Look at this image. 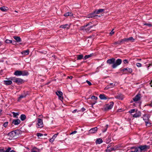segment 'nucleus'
Wrapping results in <instances>:
<instances>
[{"instance_id":"f257e3e1","label":"nucleus","mask_w":152,"mask_h":152,"mask_svg":"<svg viewBox=\"0 0 152 152\" xmlns=\"http://www.w3.org/2000/svg\"><path fill=\"white\" fill-rule=\"evenodd\" d=\"M107 62L109 64H113L112 66L113 68L114 69L121 64L122 63V60L118 58L115 61V58H112L107 60Z\"/></svg>"},{"instance_id":"f03ea898","label":"nucleus","mask_w":152,"mask_h":152,"mask_svg":"<svg viewBox=\"0 0 152 152\" xmlns=\"http://www.w3.org/2000/svg\"><path fill=\"white\" fill-rule=\"evenodd\" d=\"M9 79L13 82L19 84H21L23 82V80L20 78H16V77H11L9 78Z\"/></svg>"},{"instance_id":"7ed1b4c3","label":"nucleus","mask_w":152,"mask_h":152,"mask_svg":"<svg viewBox=\"0 0 152 152\" xmlns=\"http://www.w3.org/2000/svg\"><path fill=\"white\" fill-rule=\"evenodd\" d=\"M9 137V139L10 140H12L15 139L17 136L16 132L12 131L9 133L8 134Z\"/></svg>"},{"instance_id":"20e7f679","label":"nucleus","mask_w":152,"mask_h":152,"mask_svg":"<svg viewBox=\"0 0 152 152\" xmlns=\"http://www.w3.org/2000/svg\"><path fill=\"white\" fill-rule=\"evenodd\" d=\"M89 23H88L86 25H84L81 27V29L82 30H85L86 32H88L90 31V29L92 27V26H90L86 28H85L87 26H89Z\"/></svg>"},{"instance_id":"39448f33","label":"nucleus","mask_w":152,"mask_h":152,"mask_svg":"<svg viewBox=\"0 0 152 152\" xmlns=\"http://www.w3.org/2000/svg\"><path fill=\"white\" fill-rule=\"evenodd\" d=\"M149 115H144L143 117V119L145 121L147 126H148V125L149 123Z\"/></svg>"},{"instance_id":"423d86ee","label":"nucleus","mask_w":152,"mask_h":152,"mask_svg":"<svg viewBox=\"0 0 152 152\" xmlns=\"http://www.w3.org/2000/svg\"><path fill=\"white\" fill-rule=\"evenodd\" d=\"M139 149H140V151H145L147 149L149 148V147L147 145H141L138 147Z\"/></svg>"},{"instance_id":"0eeeda50","label":"nucleus","mask_w":152,"mask_h":152,"mask_svg":"<svg viewBox=\"0 0 152 152\" xmlns=\"http://www.w3.org/2000/svg\"><path fill=\"white\" fill-rule=\"evenodd\" d=\"M114 103L113 102H111L106 105L105 108L107 110H110L113 107Z\"/></svg>"},{"instance_id":"6e6552de","label":"nucleus","mask_w":152,"mask_h":152,"mask_svg":"<svg viewBox=\"0 0 152 152\" xmlns=\"http://www.w3.org/2000/svg\"><path fill=\"white\" fill-rule=\"evenodd\" d=\"M96 15V12H95L94 11V12H93L92 13H91L89 14V15H88L86 16V17L88 18H94V17H95L96 16H98V15Z\"/></svg>"},{"instance_id":"1a4fd4ad","label":"nucleus","mask_w":152,"mask_h":152,"mask_svg":"<svg viewBox=\"0 0 152 152\" xmlns=\"http://www.w3.org/2000/svg\"><path fill=\"white\" fill-rule=\"evenodd\" d=\"M7 80L4 81V83L7 85H9L12 83V80L10 79L9 78H6Z\"/></svg>"},{"instance_id":"9d476101","label":"nucleus","mask_w":152,"mask_h":152,"mask_svg":"<svg viewBox=\"0 0 152 152\" xmlns=\"http://www.w3.org/2000/svg\"><path fill=\"white\" fill-rule=\"evenodd\" d=\"M38 126V127H42L43 126V124L42 120L40 118H38V123L37 124Z\"/></svg>"},{"instance_id":"9b49d317","label":"nucleus","mask_w":152,"mask_h":152,"mask_svg":"<svg viewBox=\"0 0 152 152\" xmlns=\"http://www.w3.org/2000/svg\"><path fill=\"white\" fill-rule=\"evenodd\" d=\"M97 127H94L91 129L89 131V133L93 134L96 132L97 130Z\"/></svg>"},{"instance_id":"f8f14e48","label":"nucleus","mask_w":152,"mask_h":152,"mask_svg":"<svg viewBox=\"0 0 152 152\" xmlns=\"http://www.w3.org/2000/svg\"><path fill=\"white\" fill-rule=\"evenodd\" d=\"M141 95L140 94H137L133 99L134 102H137L139 101L141 97Z\"/></svg>"},{"instance_id":"ddd939ff","label":"nucleus","mask_w":152,"mask_h":152,"mask_svg":"<svg viewBox=\"0 0 152 152\" xmlns=\"http://www.w3.org/2000/svg\"><path fill=\"white\" fill-rule=\"evenodd\" d=\"M127 71V72L129 74L132 73V69L129 68H124L122 69V71L123 72H125L126 71Z\"/></svg>"},{"instance_id":"4468645a","label":"nucleus","mask_w":152,"mask_h":152,"mask_svg":"<svg viewBox=\"0 0 152 152\" xmlns=\"http://www.w3.org/2000/svg\"><path fill=\"white\" fill-rule=\"evenodd\" d=\"M11 150V148H8L6 150L4 151L3 149H0V152H16L14 150H12L10 151V150Z\"/></svg>"},{"instance_id":"2eb2a0df","label":"nucleus","mask_w":152,"mask_h":152,"mask_svg":"<svg viewBox=\"0 0 152 152\" xmlns=\"http://www.w3.org/2000/svg\"><path fill=\"white\" fill-rule=\"evenodd\" d=\"M141 115V113L139 111H136V113L133 115V116L134 118H137L140 116Z\"/></svg>"},{"instance_id":"dca6fc26","label":"nucleus","mask_w":152,"mask_h":152,"mask_svg":"<svg viewBox=\"0 0 152 152\" xmlns=\"http://www.w3.org/2000/svg\"><path fill=\"white\" fill-rule=\"evenodd\" d=\"M20 122V121L19 119L13 120L12 122V123L14 124L15 125H17L19 124Z\"/></svg>"},{"instance_id":"f3484780","label":"nucleus","mask_w":152,"mask_h":152,"mask_svg":"<svg viewBox=\"0 0 152 152\" xmlns=\"http://www.w3.org/2000/svg\"><path fill=\"white\" fill-rule=\"evenodd\" d=\"M99 97L101 99L106 100L108 99V97L104 94H101L99 95Z\"/></svg>"},{"instance_id":"a211bd4d","label":"nucleus","mask_w":152,"mask_h":152,"mask_svg":"<svg viewBox=\"0 0 152 152\" xmlns=\"http://www.w3.org/2000/svg\"><path fill=\"white\" fill-rule=\"evenodd\" d=\"M60 28H66L67 29H68L70 28V25L68 24L61 25L60 26Z\"/></svg>"},{"instance_id":"6ab92c4d","label":"nucleus","mask_w":152,"mask_h":152,"mask_svg":"<svg viewBox=\"0 0 152 152\" xmlns=\"http://www.w3.org/2000/svg\"><path fill=\"white\" fill-rule=\"evenodd\" d=\"M22 71L17 70L15 71L14 75L17 76L21 75Z\"/></svg>"},{"instance_id":"aec40b11","label":"nucleus","mask_w":152,"mask_h":152,"mask_svg":"<svg viewBox=\"0 0 152 152\" xmlns=\"http://www.w3.org/2000/svg\"><path fill=\"white\" fill-rule=\"evenodd\" d=\"M13 37L17 42H20L21 41V39L19 37L15 36H14Z\"/></svg>"},{"instance_id":"412c9836","label":"nucleus","mask_w":152,"mask_h":152,"mask_svg":"<svg viewBox=\"0 0 152 152\" xmlns=\"http://www.w3.org/2000/svg\"><path fill=\"white\" fill-rule=\"evenodd\" d=\"M115 98L119 99L122 100L124 98V97L122 95H118L115 96Z\"/></svg>"},{"instance_id":"4be33fe9","label":"nucleus","mask_w":152,"mask_h":152,"mask_svg":"<svg viewBox=\"0 0 152 152\" xmlns=\"http://www.w3.org/2000/svg\"><path fill=\"white\" fill-rule=\"evenodd\" d=\"M104 9H100L98 10H96L95 11V12L96 14H99L100 12H102L104 11Z\"/></svg>"},{"instance_id":"5701e85b","label":"nucleus","mask_w":152,"mask_h":152,"mask_svg":"<svg viewBox=\"0 0 152 152\" xmlns=\"http://www.w3.org/2000/svg\"><path fill=\"white\" fill-rule=\"evenodd\" d=\"M0 10L2 11L5 12L7 11L8 10V8L7 7H0Z\"/></svg>"},{"instance_id":"b1692460","label":"nucleus","mask_w":152,"mask_h":152,"mask_svg":"<svg viewBox=\"0 0 152 152\" xmlns=\"http://www.w3.org/2000/svg\"><path fill=\"white\" fill-rule=\"evenodd\" d=\"M126 41H130L132 42H134L135 39L132 37H130L129 38H126Z\"/></svg>"},{"instance_id":"393cba45","label":"nucleus","mask_w":152,"mask_h":152,"mask_svg":"<svg viewBox=\"0 0 152 152\" xmlns=\"http://www.w3.org/2000/svg\"><path fill=\"white\" fill-rule=\"evenodd\" d=\"M26 95H22L18 98V101H20L22 98L25 97Z\"/></svg>"},{"instance_id":"a878e982","label":"nucleus","mask_w":152,"mask_h":152,"mask_svg":"<svg viewBox=\"0 0 152 152\" xmlns=\"http://www.w3.org/2000/svg\"><path fill=\"white\" fill-rule=\"evenodd\" d=\"M29 52V50H27L22 52H21V53L22 54H24V55H27L28 54Z\"/></svg>"},{"instance_id":"bb28decb","label":"nucleus","mask_w":152,"mask_h":152,"mask_svg":"<svg viewBox=\"0 0 152 152\" xmlns=\"http://www.w3.org/2000/svg\"><path fill=\"white\" fill-rule=\"evenodd\" d=\"M102 142H103L102 140L100 138H99V139H97L96 140V143L99 144L101 143Z\"/></svg>"},{"instance_id":"cd10ccee","label":"nucleus","mask_w":152,"mask_h":152,"mask_svg":"<svg viewBox=\"0 0 152 152\" xmlns=\"http://www.w3.org/2000/svg\"><path fill=\"white\" fill-rule=\"evenodd\" d=\"M26 117L24 114H22L20 115V118L22 121H24L26 118Z\"/></svg>"},{"instance_id":"c85d7f7f","label":"nucleus","mask_w":152,"mask_h":152,"mask_svg":"<svg viewBox=\"0 0 152 152\" xmlns=\"http://www.w3.org/2000/svg\"><path fill=\"white\" fill-rule=\"evenodd\" d=\"M28 74V72L25 71H22L21 75L26 76Z\"/></svg>"},{"instance_id":"c756f323","label":"nucleus","mask_w":152,"mask_h":152,"mask_svg":"<svg viewBox=\"0 0 152 152\" xmlns=\"http://www.w3.org/2000/svg\"><path fill=\"white\" fill-rule=\"evenodd\" d=\"M73 14L72 12H68L66 13L64 15V16L65 17H67L69 16L72 15Z\"/></svg>"},{"instance_id":"7c9ffc66","label":"nucleus","mask_w":152,"mask_h":152,"mask_svg":"<svg viewBox=\"0 0 152 152\" xmlns=\"http://www.w3.org/2000/svg\"><path fill=\"white\" fill-rule=\"evenodd\" d=\"M120 45L122 44H123L125 42H127L126 38H124L123 39H122L121 40H119Z\"/></svg>"},{"instance_id":"2f4dec72","label":"nucleus","mask_w":152,"mask_h":152,"mask_svg":"<svg viewBox=\"0 0 152 152\" xmlns=\"http://www.w3.org/2000/svg\"><path fill=\"white\" fill-rule=\"evenodd\" d=\"M114 150H115L114 148H111L109 149V147H107V148L106 150V152H110L111 151Z\"/></svg>"},{"instance_id":"473e14b6","label":"nucleus","mask_w":152,"mask_h":152,"mask_svg":"<svg viewBox=\"0 0 152 152\" xmlns=\"http://www.w3.org/2000/svg\"><path fill=\"white\" fill-rule=\"evenodd\" d=\"M93 55V54H91L89 55H86L84 57V58L85 59V60H86V59H87L88 58L91 57Z\"/></svg>"},{"instance_id":"72a5a7b5","label":"nucleus","mask_w":152,"mask_h":152,"mask_svg":"<svg viewBox=\"0 0 152 152\" xmlns=\"http://www.w3.org/2000/svg\"><path fill=\"white\" fill-rule=\"evenodd\" d=\"M83 56L82 55H77V60H80L83 58Z\"/></svg>"},{"instance_id":"f704fd0d","label":"nucleus","mask_w":152,"mask_h":152,"mask_svg":"<svg viewBox=\"0 0 152 152\" xmlns=\"http://www.w3.org/2000/svg\"><path fill=\"white\" fill-rule=\"evenodd\" d=\"M39 151L40 150L39 149L35 148L32 150L31 152H39Z\"/></svg>"},{"instance_id":"c9c22d12","label":"nucleus","mask_w":152,"mask_h":152,"mask_svg":"<svg viewBox=\"0 0 152 152\" xmlns=\"http://www.w3.org/2000/svg\"><path fill=\"white\" fill-rule=\"evenodd\" d=\"M56 94L58 96L63 95V93L60 91H58L56 92Z\"/></svg>"},{"instance_id":"e433bc0d","label":"nucleus","mask_w":152,"mask_h":152,"mask_svg":"<svg viewBox=\"0 0 152 152\" xmlns=\"http://www.w3.org/2000/svg\"><path fill=\"white\" fill-rule=\"evenodd\" d=\"M12 113L13 114V115L14 117H16L17 116L19 115L18 113H15L13 112Z\"/></svg>"},{"instance_id":"4c0bfd02","label":"nucleus","mask_w":152,"mask_h":152,"mask_svg":"<svg viewBox=\"0 0 152 152\" xmlns=\"http://www.w3.org/2000/svg\"><path fill=\"white\" fill-rule=\"evenodd\" d=\"M5 42L7 43H12V40L7 39L5 40Z\"/></svg>"},{"instance_id":"58836bf2","label":"nucleus","mask_w":152,"mask_h":152,"mask_svg":"<svg viewBox=\"0 0 152 152\" xmlns=\"http://www.w3.org/2000/svg\"><path fill=\"white\" fill-rule=\"evenodd\" d=\"M115 45H120L119 40L117 42H116L113 43Z\"/></svg>"},{"instance_id":"ea45409f","label":"nucleus","mask_w":152,"mask_h":152,"mask_svg":"<svg viewBox=\"0 0 152 152\" xmlns=\"http://www.w3.org/2000/svg\"><path fill=\"white\" fill-rule=\"evenodd\" d=\"M108 125H107L105 127V128L104 129H103L102 130V131H103V132H104L106 131V130L107 129V128H108Z\"/></svg>"},{"instance_id":"a19ab883","label":"nucleus","mask_w":152,"mask_h":152,"mask_svg":"<svg viewBox=\"0 0 152 152\" xmlns=\"http://www.w3.org/2000/svg\"><path fill=\"white\" fill-rule=\"evenodd\" d=\"M139 149L138 147L135 148L134 151H132L131 152H138L139 151Z\"/></svg>"},{"instance_id":"79ce46f5","label":"nucleus","mask_w":152,"mask_h":152,"mask_svg":"<svg viewBox=\"0 0 152 152\" xmlns=\"http://www.w3.org/2000/svg\"><path fill=\"white\" fill-rule=\"evenodd\" d=\"M110 88L113 87L115 86V83H110L109 85Z\"/></svg>"},{"instance_id":"37998d69","label":"nucleus","mask_w":152,"mask_h":152,"mask_svg":"<svg viewBox=\"0 0 152 152\" xmlns=\"http://www.w3.org/2000/svg\"><path fill=\"white\" fill-rule=\"evenodd\" d=\"M8 123V122H5L3 125V126L5 127H6L7 126Z\"/></svg>"},{"instance_id":"c03bdc74","label":"nucleus","mask_w":152,"mask_h":152,"mask_svg":"<svg viewBox=\"0 0 152 152\" xmlns=\"http://www.w3.org/2000/svg\"><path fill=\"white\" fill-rule=\"evenodd\" d=\"M58 96L59 99L61 101H62L63 99V95H60V96Z\"/></svg>"},{"instance_id":"a18cd8bd","label":"nucleus","mask_w":152,"mask_h":152,"mask_svg":"<svg viewBox=\"0 0 152 152\" xmlns=\"http://www.w3.org/2000/svg\"><path fill=\"white\" fill-rule=\"evenodd\" d=\"M91 99L96 100L97 99V97L94 96H92L91 97Z\"/></svg>"},{"instance_id":"49530a36","label":"nucleus","mask_w":152,"mask_h":152,"mask_svg":"<svg viewBox=\"0 0 152 152\" xmlns=\"http://www.w3.org/2000/svg\"><path fill=\"white\" fill-rule=\"evenodd\" d=\"M135 111V110L134 109H133L130 110L129 111V112L130 113H134Z\"/></svg>"},{"instance_id":"de8ad7c7","label":"nucleus","mask_w":152,"mask_h":152,"mask_svg":"<svg viewBox=\"0 0 152 152\" xmlns=\"http://www.w3.org/2000/svg\"><path fill=\"white\" fill-rule=\"evenodd\" d=\"M136 65L138 67H140L141 66V64L139 63H136Z\"/></svg>"},{"instance_id":"09e8293b","label":"nucleus","mask_w":152,"mask_h":152,"mask_svg":"<svg viewBox=\"0 0 152 152\" xmlns=\"http://www.w3.org/2000/svg\"><path fill=\"white\" fill-rule=\"evenodd\" d=\"M144 25L148 26L149 27H151L152 26V25L150 23H144Z\"/></svg>"},{"instance_id":"8fccbe9b","label":"nucleus","mask_w":152,"mask_h":152,"mask_svg":"<svg viewBox=\"0 0 152 152\" xmlns=\"http://www.w3.org/2000/svg\"><path fill=\"white\" fill-rule=\"evenodd\" d=\"M37 135L38 137H41L43 136V134L40 133H37Z\"/></svg>"},{"instance_id":"3c124183","label":"nucleus","mask_w":152,"mask_h":152,"mask_svg":"<svg viewBox=\"0 0 152 152\" xmlns=\"http://www.w3.org/2000/svg\"><path fill=\"white\" fill-rule=\"evenodd\" d=\"M54 140L55 139H54V138L52 137L50 139L49 141L51 142H53Z\"/></svg>"},{"instance_id":"603ef678","label":"nucleus","mask_w":152,"mask_h":152,"mask_svg":"<svg viewBox=\"0 0 152 152\" xmlns=\"http://www.w3.org/2000/svg\"><path fill=\"white\" fill-rule=\"evenodd\" d=\"M123 62L124 64H125L128 63V61L126 59H125V60H124L123 61Z\"/></svg>"},{"instance_id":"864d4df0","label":"nucleus","mask_w":152,"mask_h":152,"mask_svg":"<svg viewBox=\"0 0 152 152\" xmlns=\"http://www.w3.org/2000/svg\"><path fill=\"white\" fill-rule=\"evenodd\" d=\"M114 29H113L112 31L110 33V35H112L114 33V32L113 31Z\"/></svg>"},{"instance_id":"5fc2aeb1","label":"nucleus","mask_w":152,"mask_h":152,"mask_svg":"<svg viewBox=\"0 0 152 152\" xmlns=\"http://www.w3.org/2000/svg\"><path fill=\"white\" fill-rule=\"evenodd\" d=\"M86 82L89 86H91L92 85L91 83L88 80H86Z\"/></svg>"},{"instance_id":"6e6d98bb","label":"nucleus","mask_w":152,"mask_h":152,"mask_svg":"<svg viewBox=\"0 0 152 152\" xmlns=\"http://www.w3.org/2000/svg\"><path fill=\"white\" fill-rule=\"evenodd\" d=\"M58 133H57V134H54L53 136V138H54V139H55L56 137L57 136V135H58Z\"/></svg>"},{"instance_id":"4d7b16f0","label":"nucleus","mask_w":152,"mask_h":152,"mask_svg":"<svg viewBox=\"0 0 152 152\" xmlns=\"http://www.w3.org/2000/svg\"><path fill=\"white\" fill-rule=\"evenodd\" d=\"M77 132V131H74L73 132H72L70 134H75Z\"/></svg>"},{"instance_id":"13d9d810","label":"nucleus","mask_w":152,"mask_h":152,"mask_svg":"<svg viewBox=\"0 0 152 152\" xmlns=\"http://www.w3.org/2000/svg\"><path fill=\"white\" fill-rule=\"evenodd\" d=\"M110 86L109 85L107 86L105 88V89H108L110 88Z\"/></svg>"},{"instance_id":"bf43d9fd","label":"nucleus","mask_w":152,"mask_h":152,"mask_svg":"<svg viewBox=\"0 0 152 152\" xmlns=\"http://www.w3.org/2000/svg\"><path fill=\"white\" fill-rule=\"evenodd\" d=\"M77 111V110H76H76H74L73 111H72V113H75Z\"/></svg>"},{"instance_id":"052dcab7","label":"nucleus","mask_w":152,"mask_h":152,"mask_svg":"<svg viewBox=\"0 0 152 152\" xmlns=\"http://www.w3.org/2000/svg\"><path fill=\"white\" fill-rule=\"evenodd\" d=\"M152 66V64H149V65H148V69L149 67L150 66Z\"/></svg>"},{"instance_id":"680f3d73","label":"nucleus","mask_w":152,"mask_h":152,"mask_svg":"<svg viewBox=\"0 0 152 152\" xmlns=\"http://www.w3.org/2000/svg\"><path fill=\"white\" fill-rule=\"evenodd\" d=\"M12 44L14 45H15V43H16V42L15 41H13V42H12Z\"/></svg>"},{"instance_id":"e2e57ef3","label":"nucleus","mask_w":152,"mask_h":152,"mask_svg":"<svg viewBox=\"0 0 152 152\" xmlns=\"http://www.w3.org/2000/svg\"><path fill=\"white\" fill-rule=\"evenodd\" d=\"M68 78H69V79H72V76H70V77H68Z\"/></svg>"},{"instance_id":"0e129e2a","label":"nucleus","mask_w":152,"mask_h":152,"mask_svg":"<svg viewBox=\"0 0 152 152\" xmlns=\"http://www.w3.org/2000/svg\"><path fill=\"white\" fill-rule=\"evenodd\" d=\"M151 86L152 87V81L150 83Z\"/></svg>"},{"instance_id":"69168bd1","label":"nucleus","mask_w":152,"mask_h":152,"mask_svg":"<svg viewBox=\"0 0 152 152\" xmlns=\"http://www.w3.org/2000/svg\"><path fill=\"white\" fill-rule=\"evenodd\" d=\"M150 105L152 107V101H151V103L150 104Z\"/></svg>"},{"instance_id":"338daca9","label":"nucleus","mask_w":152,"mask_h":152,"mask_svg":"<svg viewBox=\"0 0 152 152\" xmlns=\"http://www.w3.org/2000/svg\"><path fill=\"white\" fill-rule=\"evenodd\" d=\"M2 44L1 43V42H0V46H1V45H2Z\"/></svg>"},{"instance_id":"774afa93","label":"nucleus","mask_w":152,"mask_h":152,"mask_svg":"<svg viewBox=\"0 0 152 152\" xmlns=\"http://www.w3.org/2000/svg\"><path fill=\"white\" fill-rule=\"evenodd\" d=\"M52 56L53 57H55V56L54 55H53Z\"/></svg>"}]
</instances>
